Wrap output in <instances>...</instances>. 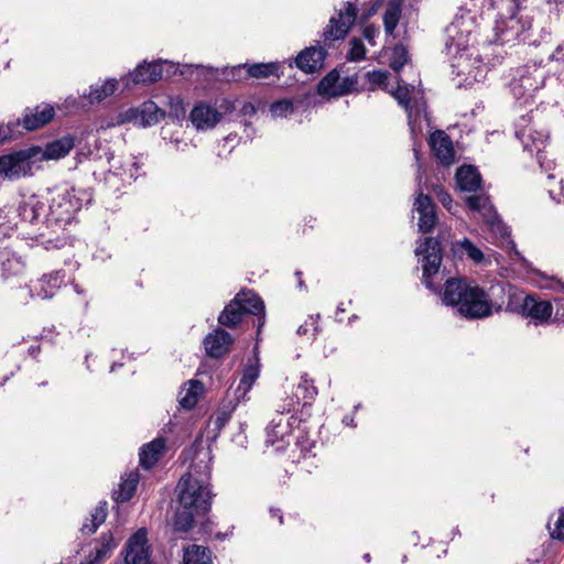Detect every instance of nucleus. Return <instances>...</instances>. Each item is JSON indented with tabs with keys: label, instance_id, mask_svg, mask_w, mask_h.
Segmentation results:
<instances>
[{
	"label": "nucleus",
	"instance_id": "nucleus-1",
	"mask_svg": "<svg viewBox=\"0 0 564 564\" xmlns=\"http://www.w3.org/2000/svg\"><path fill=\"white\" fill-rule=\"evenodd\" d=\"M284 394L265 427V444L281 451L290 443L289 438L296 430L292 460L310 471L312 467H316L313 453L315 441L301 423L311 415V406L316 399L317 390H291Z\"/></svg>",
	"mask_w": 564,
	"mask_h": 564
},
{
	"label": "nucleus",
	"instance_id": "nucleus-2",
	"mask_svg": "<svg viewBox=\"0 0 564 564\" xmlns=\"http://www.w3.org/2000/svg\"><path fill=\"white\" fill-rule=\"evenodd\" d=\"M83 199L75 188L58 192L48 205L31 196L20 204L18 213L22 225L34 227L28 232L30 239L50 248H61L65 243V237L61 236L69 225L76 213L82 208Z\"/></svg>",
	"mask_w": 564,
	"mask_h": 564
},
{
	"label": "nucleus",
	"instance_id": "nucleus-3",
	"mask_svg": "<svg viewBox=\"0 0 564 564\" xmlns=\"http://www.w3.org/2000/svg\"><path fill=\"white\" fill-rule=\"evenodd\" d=\"M212 460L209 448L196 451L186 474L176 486L177 508L174 514V531L187 533L196 518L205 516L212 508Z\"/></svg>",
	"mask_w": 564,
	"mask_h": 564
},
{
	"label": "nucleus",
	"instance_id": "nucleus-4",
	"mask_svg": "<svg viewBox=\"0 0 564 564\" xmlns=\"http://www.w3.org/2000/svg\"><path fill=\"white\" fill-rule=\"evenodd\" d=\"M442 302L455 307L467 319L486 318L492 314L496 305L480 286L463 278L445 281Z\"/></svg>",
	"mask_w": 564,
	"mask_h": 564
},
{
	"label": "nucleus",
	"instance_id": "nucleus-5",
	"mask_svg": "<svg viewBox=\"0 0 564 564\" xmlns=\"http://www.w3.org/2000/svg\"><path fill=\"white\" fill-rule=\"evenodd\" d=\"M447 33L446 51L452 56L453 73L463 77L467 85L484 80L488 67L481 59L478 50L469 43L471 32L466 31V35L459 34V22L455 21L447 28Z\"/></svg>",
	"mask_w": 564,
	"mask_h": 564
},
{
	"label": "nucleus",
	"instance_id": "nucleus-6",
	"mask_svg": "<svg viewBox=\"0 0 564 564\" xmlns=\"http://www.w3.org/2000/svg\"><path fill=\"white\" fill-rule=\"evenodd\" d=\"M249 322L257 328L256 340L260 341V333L265 324L264 303L252 291L238 293L218 316V323L228 328Z\"/></svg>",
	"mask_w": 564,
	"mask_h": 564
},
{
	"label": "nucleus",
	"instance_id": "nucleus-7",
	"mask_svg": "<svg viewBox=\"0 0 564 564\" xmlns=\"http://www.w3.org/2000/svg\"><path fill=\"white\" fill-rule=\"evenodd\" d=\"M383 0H356L346 2L344 9L337 15L329 19L328 25L323 32L325 41H337L344 39L357 20L360 12V20L367 21L376 14Z\"/></svg>",
	"mask_w": 564,
	"mask_h": 564
},
{
	"label": "nucleus",
	"instance_id": "nucleus-8",
	"mask_svg": "<svg viewBox=\"0 0 564 564\" xmlns=\"http://www.w3.org/2000/svg\"><path fill=\"white\" fill-rule=\"evenodd\" d=\"M544 68L545 61L541 57L512 69L509 88L517 100L525 105L543 87L546 78Z\"/></svg>",
	"mask_w": 564,
	"mask_h": 564
},
{
	"label": "nucleus",
	"instance_id": "nucleus-9",
	"mask_svg": "<svg viewBox=\"0 0 564 564\" xmlns=\"http://www.w3.org/2000/svg\"><path fill=\"white\" fill-rule=\"evenodd\" d=\"M510 14L507 17H500L496 20L494 26V40L491 41L495 44H516V43H527L531 46L539 47L541 42L539 39L533 35L532 32V23L529 19H523V17H518L516 8H508Z\"/></svg>",
	"mask_w": 564,
	"mask_h": 564
},
{
	"label": "nucleus",
	"instance_id": "nucleus-10",
	"mask_svg": "<svg viewBox=\"0 0 564 564\" xmlns=\"http://www.w3.org/2000/svg\"><path fill=\"white\" fill-rule=\"evenodd\" d=\"M533 110L527 115L520 116L516 122V137L520 140L523 149L529 152H536L538 162L543 171L553 170L555 163L552 160H547L543 148L549 140V132L545 130H535L530 124L535 118Z\"/></svg>",
	"mask_w": 564,
	"mask_h": 564
},
{
	"label": "nucleus",
	"instance_id": "nucleus-11",
	"mask_svg": "<svg viewBox=\"0 0 564 564\" xmlns=\"http://www.w3.org/2000/svg\"><path fill=\"white\" fill-rule=\"evenodd\" d=\"M466 204L469 209L477 212L484 218L487 229L495 236L506 239L510 246V250L518 259H522V256L517 250L516 243L510 239V230L507 225L498 216L494 208L489 197L485 195H471L466 198Z\"/></svg>",
	"mask_w": 564,
	"mask_h": 564
},
{
	"label": "nucleus",
	"instance_id": "nucleus-12",
	"mask_svg": "<svg viewBox=\"0 0 564 564\" xmlns=\"http://www.w3.org/2000/svg\"><path fill=\"white\" fill-rule=\"evenodd\" d=\"M415 253L422 256L423 283L433 292H437V288L433 283V276L440 271L442 264V247L441 242L433 237H426Z\"/></svg>",
	"mask_w": 564,
	"mask_h": 564
},
{
	"label": "nucleus",
	"instance_id": "nucleus-13",
	"mask_svg": "<svg viewBox=\"0 0 564 564\" xmlns=\"http://www.w3.org/2000/svg\"><path fill=\"white\" fill-rule=\"evenodd\" d=\"M40 152L37 148L15 151L0 156V176L9 180L28 175L32 170V159Z\"/></svg>",
	"mask_w": 564,
	"mask_h": 564
},
{
	"label": "nucleus",
	"instance_id": "nucleus-14",
	"mask_svg": "<svg viewBox=\"0 0 564 564\" xmlns=\"http://www.w3.org/2000/svg\"><path fill=\"white\" fill-rule=\"evenodd\" d=\"M392 96L398 100L408 115V124L410 131L415 138L417 133L422 132V121L427 120L426 105L424 101L414 100L410 98V89L406 85L398 82V87L392 91Z\"/></svg>",
	"mask_w": 564,
	"mask_h": 564
},
{
	"label": "nucleus",
	"instance_id": "nucleus-15",
	"mask_svg": "<svg viewBox=\"0 0 564 564\" xmlns=\"http://www.w3.org/2000/svg\"><path fill=\"white\" fill-rule=\"evenodd\" d=\"M65 284V271L56 270L43 274L41 278L31 281L28 285L31 297L41 300L52 299Z\"/></svg>",
	"mask_w": 564,
	"mask_h": 564
},
{
	"label": "nucleus",
	"instance_id": "nucleus-16",
	"mask_svg": "<svg viewBox=\"0 0 564 564\" xmlns=\"http://www.w3.org/2000/svg\"><path fill=\"white\" fill-rule=\"evenodd\" d=\"M145 529H139L127 542L124 564H150V546Z\"/></svg>",
	"mask_w": 564,
	"mask_h": 564
},
{
	"label": "nucleus",
	"instance_id": "nucleus-17",
	"mask_svg": "<svg viewBox=\"0 0 564 564\" xmlns=\"http://www.w3.org/2000/svg\"><path fill=\"white\" fill-rule=\"evenodd\" d=\"M234 341L232 335L224 328L217 327L204 337L203 345L208 357L219 359L230 351Z\"/></svg>",
	"mask_w": 564,
	"mask_h": 564
},
{
	"label": "nucleus",
	"instance_id": "nucleus-18",
	"mask_svg": "<svg viewBox=\"0 0 564 564\" xmlns=\"http://www.w3.org/2000/svg\"><path fill=\"white\" fill-rule=\"evenodd\" d=\"M553 306L549 301L538 300L534 295H525L522 300V316L542 325L550 321Z\"/></svg>",
	"mask_w": 564,
	"mask_h": 564
},
{
	"label": "nucleus",
	"instance_id": "nucleus-19",
	"mask_svg": "<svg viewBox=\"0 0 564 564\" xmlns=\"http://www.w3.org/2000/svg\"><path fill=\"white\" fill-rule=\"evenodd\" d=\"M326 55L323 46H310L299 53L295 64L304 73L314 74L323 68Z\"/></svg>",
	"mask_w": 564,
	"mask_h": 564
},
{
	"label": "nucleus",
	"instance_id": "nucleus-20",
	"mask_svg": "<svg viewBox=\"0 0 564 564\" xmlns=\"http://www.w3.org/2000/svg\"><path fill=\"white\" fill-rule=\"evenodd\" d=\"M221 118V112L204 102L197 104L189 113V119L197 130L213 129Z\"/></svg>",
	"mask_w": 564,
	"mask_h": 564
},
{
	"label": "nucleus",
	"instance_id": "nucleus-21",
	"mask_svg": "<svg viewBox=\"0 0 564 564\" xmlns=\"http://www.w3.org/2000/svg\"><path fill=\"white\" fill-rule=\"evenodd\" d=\"M414 209L419 213V230L423 234L431 232L436 224L435 205L429 195L419 193L414 200Z\"/></svg>",
	"mask_w": 564,
	"mask_h": 564
},
{
	"label": "nucleus",
	"instance_id": "nucleus-22",
	"mask_svg": "<svg viewBox=\"0 0 564 564\" xmlns=\"http://www.w3.org/2000/svg\"><path fill=\"white\" fill-rule=\"evenodd\" d=\"M54 115L55 110L52 105L41 104L33 109L25 110L22 124L29 131L36 130L51 122Z\"/></svg>",
	"mask_w": 564,
	"mask_h": 564
},
{
	"label": "nucleus",
	"instance_id": "nucleus-23",
	"mask_svg": "<svg viewBox=\"0 0 564 564\" xmlns=\"http://www.w3.org/2000/svg\"><path fill=\"white\" fill-rule=\"evenodd\" d=\"M430 145L435 156L444 164L449 165L454 161V149L451 138L442 130L431 134Z\"/></svg>",
	"mask_w": 564,
	"mask_h": 564
},
{
	"label": "nucleus",
	"instance_id": "nucleus-24",
	"mask_svg": "<svg viewBox=\"0 0 564 564\" xmlns=\"http://www.w3.org/2000/svg\"><path fill=\"white\" fill-rule=\"evenodd\" d=\"M261 364L259 357L258 343L252 349V356L249 357L241 370V378L238 388H251L260 376Z\"/></svg>",
	"mask_w": 564,
	"mask_h": 564
},
{
	"label": "nucleus",
	"instance_id": "nucleus-25",
	"mask_svg": "<svg viewBox=\"0 0 564 564\" xmlns=\"http://www.w3.org/2000/svg\"><path fill=\"white\" fill-rule=\"evenodd\" d=\"M164 451L165 440L162 437L154 438L141 447L139 453L140 465L145 469H150L159 462Z\"/></svg>",
	"mask_w": 564,
	"mask_h": 564
},
{
	"label": "nucleus",
	"instance_id": "nucleus-26",
	"mask_svg": "<svg viewBox=\"0 0 564 564\" xmlns=\"http://www.w3.org/2000/svg\"><path fill=\"white\" fill-rule=\"evenodd\" d=\"M163 68L160 63H143L131 73L133 83L135 84H152L162 78Z\"/></svg>",
	"mask_w": 564,
	"mask_h": 564
},
{
	"label": "nucleus",
	"instance_id": "nucleus-27",
	"mask_svg": "<svg viewBox=\"0 0 564 564\" xmlns=\"http://www.w3.org/2000/svg\"><path fill=\"white\" fill-rule=\"evenodd\" d=\"M24 270L22 260L9 250L0 251V278L7 281L20 275Z\"/></svg>",
	"mask_w": 564,
	"mask_h": 564
},
{
	"label": "nucleus",
	"instance_id": "nucleus-28",
	"mask_svg": "<svg viewBox=\"0 0 564 564\" xmlns=\"http://www.w3.org/2000/svg\"><path fill=\"white\" fill-rule=\"evenodd\" d=\"M117 546L111 532L102 533L95 552L90 553L80 564H99L108 558Z\"/></svg>",
	"mask_w": 564,
	"mask_h": 564
},
{
	"label": "nucleus",
	"instance_id": "nucleus-29",
	"mask_svg": "<svg viewBox=\"0 0 564 564\" xmlns=\"http://www.w3.org/2000/svg\"><path fill=\"white\" fill-rule=\"evenodd\" d=\"M456 182L462 191L475 192L480 187L481 176L475 166L464 165L456 172Z\"/></svg>",
	"mask_w": 564,
	"mask_h": 564
},
{
	"label": "nucleus",
	"instance_id": "nucleus-30",
	"mask_svg": "<svg viewBox=\"0 0 564 564\" xmlns=\"http://www.w3.org/2000/svg\"><path fill=\"white\" fill-rule=\"evenodd\" d=\"M403 0H389L384 14L383 26L387 36L395 37L394 31L400 22L402 14Z\"/></svg>",
	"mask_w": 564,
	"mask_h": 564
},
{
	"label": "nucleus",
	"instance_id": "nucleus-31",
	"mask_svg": "<svg viewBox=\"0 0 564 564\" xmlns=\"http://www.w3.org/2000/svg\"><path fill=\"white\" fill-rule=\"evenodd\" d=\"M340 76L336 69L329 72L317 85V93L321 96H341L347 89L339 83Z\"/></svg>",
	"mask_w": 564,
	"mask_h": 564
},
{
	"label": "nucleus",
	"instance_id": "nucleus-32",
	"mask_svg": "<svg viewBox=\"0 0 564 564\" xmlns=\"http://www.w3.org/2000/svg\"><path fill=\"white\" fill-rule=\"evenodd\" d=\"M73 148V139L69 137H64L47 143L43 151V158L46 160H58L67 155Z\"/></svg>",
	"mask_w": 564,
	"mask_h": 564
},
{
	"label": "nucleus",
	"instance_id": "nucleus-33",
	"mask_svg": "<svg viewBox=\"0 0 564 564\" xmlns=\"http://www.w3.org/2000/svg\"><path fill=\"white\" fill-rule=\"evenodd\" d=\"M183 564H213L212 551L207 546L192 544L184 549Z\"/></svg>",
	"mask_w": 564,
	"mask_h": 564
},
{
	"label": "nucleus",
	"instance_id": "nucleus-34",
	"mask_svg": "<svg viewBox=\"0 0 564 564\" xmlns=\"http://www.w3.org/2000/svg\"><path fill=\"white\" fill-rule=\"evenodd\" d=\"M541 32L542 34L540 35L539 42H541L540 46H542V52L546 55V57L544 58L545 65L547 63H554L558 67L564 68V40L560 44H557L553 51H551L550 47L547 46V39L550 37V33L544 31L543 29L541 30Z\"/></svg>",
	"mask_w": 564,
	"mask_h": 564
},
{
	"label": "nucleus",
	"instance_id": "nucleus-35",
	"mask_svg": "<svg viewBox=\"0 0 564 564\" xmlns=\"http://www.w3.org/2000/svg\"><path fill=\"white\" fill-rule=\"evenodd\" d=\"M138 484L139 474L137 471H130L119 484L118 490L113 492L115 499L121 502L130 500L137 490Z\"/></svg>",
	"mask_w": 564,
	"mask_h": 564
},
{
	"label": "nucleus",
	"instance_id": "nucleus-36",
	"mask_svg": "<svg viewBox=\"0 0 564 564\" xmlns=\"http://www.w3.org/2000/svg\"><path fill=\"white\" fill-rule=\"evenodd\" d=\"M278 63H259L248 66L247 75L249 78L264 79L272 75H278Z\"/></svg>",
	"mask_w": 564,
	"mask_h": 564
},
{
	"label": "nucleus",
	"instance_id": "nucleus-37",
	"mask_svg": "<svg viewBox=\"0 0 564 564\" xmlns=\"http://www.w3.org/2000/svg\"><path fill=\"white\" fill-rule=\"evenodd\" d=\"M409 62V53L404 45L398 44L395 45L389 57V66L394 72H400L403 66Z\"/></svg>",
	"mask_w": 564,
	"mask_h": 564
},
{
	"label": "nucleus",
	"instance_id": "nucleus-38",
	"mask_svg": "<svg viewBox=\"0 0 564 564\" xmlns=\"http://www.w3.org/2000/svg\"><path fill=\"white\" fill-rule=\"evenodd\" d=\"M248 390H227L226 397L219 404L220 410L225 411L231 416V413L237 408L240 399H243Z\"/></svg>",
	"mask_w": 564,
	"mask_h": 564
},
{
	"label": "nucleus",
	"instance_id": "nucleus-39",
	"mask_svg": "<svg viewBox=\"0 0 564 564\" xmlns=\"http://www.w3.org/2000/svg\"><path fill=\"white\" fill-rule=\"evenodd\" d=\"M107 517V509L106 506H99L97 507L94 512L91 513V518L88 522H85L82 527V531L84 533L91 534L96 532L98 527L106 520Z\"/></svg>",
	"mask_w": 564,
	"mask_h": 564
},
{
	"label": "nucleus",
	"instance_id": "nucleus-40",
	"mask_svg": "<svg viewBox=\"0 0 564 564\" xmlns=\"http://www.w3.org/2000/svg\"><path fill=\"white\" fill-rule=\"evenodd\" d=\"M523 295L520 292L514 291L511 286H508V303L506 311L512 313H520L522 315V300Z\"/></svg>",
	"mask_w": 564,
	"mask_h": 564
},
{
	"label": "nucleus",
	"instance_id": "nucleus-41",
	"mask_svg": "<svg viewBox=\"0 0 564 564\" xmlns=\"http://www.w3.org/2000/svg\"><path fill=\"white\" fill-rule=\"evenodd\" d=\"M460 249L476 263H480L484 260L482 251L467 238L460 242Z\"/></svg>",
	"mask_w": 564,
	"mask_h": 564
},
{
	"label": "nucleus",
	"instance_id": "nucleus-42",
	"mask_svg": "<svg viewBox=\"0 0 564 564\" xmlns=\"http://www.w3.org/2000/svg\"><path fill=\"white\" fill-rule=\"evenodd\" d=\"M366 56V47L360 39L354 37L350 41V50L347 58L352 62H359Z\"/></svg>",
	"mask_w": 564,
	"mask_h": 564
},
{
	"label": "nucleus",
	"instance_id": "nucleus-43",
	"mask_svg": "<svg viewBox=\"0 0 564 564\" xmlns=\"http://www.w3.org/2000/svg\"><path fill=\"white\" fill-rule=\"evenodd\" d=\"M270 112L273 117H286L293 112V104L290 100H279L270 106Z\"/></svg>",
	"mask_w": 564,
	"mask_h": 564
},
{
	"label": "nucleus",
	"instance_id": "nucleus-44",
	"mask_svg": "<svg viewBox=\"0 0 564 564\" xmlns=\"http://www.w3.org/2000/svg\"><path fill=\"white\" fill-rule=\"evenodd\" d=\"M549 530L552 539L560 541L564 540V509L560 510L556 520L554 521L553 528L549 523Z\"/></svg>",
	"mask_w": 564,
	"mask_h": 564
},
{
	"label": "nucleus",
	"instance_id": "nucleus-45",
	"mask_svg": "<svg viewBox=\"0 0 564 564\" xmlns=\"http://www.w3.org/2000/svg\"><path fill=\"white\" fill-rule=\"evenodd\" d=\"M248 66L249 65H247V64L237 65V66H234L229 70V73H224V74L228 80H235V82L247 80V79H249V75H247Z\"/></svg>",
	"mask_w": 564,
	"mask_h": 564
},
{
	"label": "nucleus",
	"instance_id": "nucleus-46",
	"mask_svg": "<svg viewBox=\"0 0 564 564\" xmlns=\"http://www.w3.org/2000/svg\"><path fill=\"white\" fill-rule=\"evenodd\" d=\"M366 77H367L368 84L371 86V88L384 85V83L388 78L387 72H382V70L368 72L366 74Z\"/></svg>",
	"mask_w": 564,
	"mask_h": 564
},
{
	"label": "nucleus",
	"instance_id": "nucleus-47",
	"mask_svg": "<svg viewBox=\"0 0 564 564\" xmlns=\"http://www.w3.org/2000/svg\"><path fill=\"white\" fill-rule=\"evenodd\" d=\"M158 112L159 108L152 101L144 102L141 109L143 116L149 115V118L145 120L149 126L159 121Z\"/></svg>",
	"mask_w": 564,
	"mask_h": 564
},
{
	"label": "nucleus",
	"instance_id": "nucleus-48",
	"mask_svg": "<svg viewBox=\"0 0 564 564\" xmlns=\"http://www.w3.org/2000/svg\"><path fill=\"white\" fill-rule=\"evenodd\" d=\"M199 394L197 390H187L186 394L181 398L180 404L183 409L191 410L198 402Z\"/></svg>",
	"mask_w": 564,
	"mask_h": 564
},
{
	"label": "nucleus",
	"instance_id": "nucleus-49",
	"mask_svg": "<svg viewBox=\"0 0 564 564\" xmlns=\"http://www.w3.org/2000/svg\"><path fill=\"white\" fill-rule=\"evenodd\" d=\"M379 34V26L375 24L366 25L362 30V36L371 44H375V39Z\"/></svg>",
	"mask_w": 564,
	"mask_h": 564
},
{
	"label": "nucleus",
	"instance_id": "nucleus-50",
	"mask_svg": "<svg viewBox=\"0 0 564 564\" xmlns=\"http://www.w3.org/2000/svg\"><path fill=\"white\" fill-rule=\"evenodd\" d=\"M107 97L106 93H104V87L102 86H96V87H91L90 88V91H89V95H88V98H89V102H99L101 101L102 99H105Z\"/></svg>",
	"mask_w": 564,
	"mask_h": 564
},
{
	"label": "nucleus",
	"instance_id": "nucleus-51",
	"mask_svg": "<svg viewBox=\"0 0 564 564\" xmlns=\"http://www.w3.org/2000/svg\"><path fill=\"white\" fill-rule=\"evenodd\" d=\"M229 419H230L229 414H227L225 411L218 409L216 415L213 419V423L215 424L216 429L221 430L227 424Z\"/></svg>",
	"mask_w": 564,
	"mask_h": 564
},
{
	"label": "nucleus",
	"instance_id": "nucleus-52",
	"mask_svg": "<svg viewBox=\"0 0 564 564\" xmlns=\"http://www.w3.org/2000/svg\"><path fill=\"white\" fill-rule=\"evenodd\" d=\"M436 194H437V198L442 203V205L445 208H447L448 210H452V203H453L452 196L443 189H440L438 192H436Z\"/></svg>",
	"mask_w": 564,
	"mask_h": 564
},
{
	"label": "nucleus",
	"instance_id": "nucleus-53",
	"mask_svg": "<svg viewBox=\"0 0 564 564\" xmlns=\"http://www.w3.org/2000/svg\"><path fill=\"white\" fill-rule=\"evenodd\" d=\"M101 86L104 87V93H106L108 97L117 90L118 82L115 78L107 79Z\"/></svg>",
	"mask_w": 564,
	"mask_h": 564
},
{
	"label": "nucleus",
	"instance_id": "nucleus-54",
	"mask_svg": "<svg viewBox=\"0 0 564 564\" xmlns=\"http://www.w3.org/2000/svg\"><path fill=\"white\" fill-rule=\"evenodd\" d=\"M207 386V382H205L203 379H191L183 383L182 388H205Z\"/></svg>",
	"mask_w": 564,
	"mask_h": 564
},
{
	"label": "nucleus",
	"instance_id": "nucleus-55",
	"mask_svg": "<svg viewBox=\"0 0 564 564\" xmlns=\"http://www.w3.org/2000/svg\"><path fill=\"white\" fill-rule=\"evenodd\" d=\"M12 138V128L10 126H0V142Z\"/></svg>",
	"mask_w": 564,
	"mask_h": 564
},
{
	"label": "nucleus",
	"instance_id": "nucleus-56",
	"mask_svg": "<svg viewBox=\"0 0 564 564\" xmlns=\"http://www.w3.org/2000/svg\"><path fill=\"white\" fill-rule=\"evenodd\" d=\"M130 165H131V167L129 169L130 177L135 180L138 177V172L140 170V163L137 161L135 158H133Z\"/></svg>",
	"mask_w": 564,
	"mask_h": 564
},
{
	"label": "nucleus",
	"instance_id": "nucleus-57",
	"mask_svg": "<svg viewBox=\"0 0 564 564\" xmlns=\"http://www.w3.org/2000/svg\"><path fill=\"white\" fill-rule=\"evenodd\" d=\"M270 514H271L272 518H276L280 524L283 523V514H282V511L279 508H271L270 509Z\"/></svg>",
	"mask_w": 564,
	"mask_h": 564
},
{
	"label": "nucleus",
	"instance_id": "nucleus-58",
	"mask_svg": "<svg viewBox=\"0 0 564 564\" xmlns=\"http://www.w3.org/2000/svg\"><path fill=\"white\" fill-rule=\"evenodd\" d=\"M41 351V346L40 345H32L29 347L28 349V354L32 357V358H37L39 354Z\"/></svg>",
	"mask_w": 564,
	"mask_h": 564
},
{
	"label": "nucleus",
	"instance_id": "nucleus-59",
	"mask_svg": "<svg viewBox=\"0 0 564 564\" xmlns=\"http://www.w3.org/2000/svg\"><path fill=\"white\" fill-rule=\"evenodd\" d=\"M550 196L555 199L557 203H564V185H561V192L558 197H556L552 189L549 191Z\"/></svg>",
	"mask_w": 564,
	"mask_h": 564
},
{
	"label": "nucleus",
	"instance_id": "nucleus-60",
	"mask_svg": "<svg viewBox=\"0 0 564 564\" xmlns=\"http://www.w3.org/2000/svg\"><path fill=\"white\" fill-rule=\"evenodd\" d=\"M547 3L554 4L558 12L564 9V0H547Z\"/></svg>",
	"mask_w": 564,
	"mask_h": 564
},
{
	"label": "nucleus",
	"instance_id": "nucleus-61",
	"mask_svg": "<svg viewBox=\"0 0 564 564\" xmlns=\"http://www.w3.org/2000/svg\"><path fill=\"white\" fill-rule=\"evenodd\" d=\"M343 423H344L345 425H347V426H350V427H355V426H356L355 421H354V417L348 416V415L344 416V419H343Z\"/></svg>",
	"mask_w": 564,
	"mask_h": 564
},
{
	"label": "nucleus",
	"instance_id": "nucleus-62",
	"mask_svg": "<svg viewBox=\"0 0 564 564\" xmlns=\"http://www.w3.org/2000/svg\"><path fill=\"white\" fill-rule=\"evenodd\" d=\"M302 272L301 271H296L295 272V276L297 278V285L300 289H302L304 286V281L302 279Z\"/></svg>",
	"mask_w": 564,
	"mask_h": 564
},
{
	"label": "nucleus",
	"instance_id": "nucleus-63",
	"mask_svg": "<svg viewBox=\"0 0 564 564\" xmlns=\"http://www.w3.org/2000/svg\"><path fill=\"white\" fill-rule=\"evenodd\" d=\"M306 332H307L306 325H301V326L297 328V332H296V333H297L299 335H304V334H306Z\"/></svg>",
	"mask_w": 564,
	"mask_h": 564
},
{
	"label": "nucleus",
	"instance_id": "nucleus-64",
	"mask_svg": "<svg viewBox=\"0 0 564 564\" xmlns=\"http://www.w3.org/2000/svg\"><path fill=\"white\" fill-rule=\"evenodd\" d=\"M413 152H414V156H415L416 161H419V150L415 144L413 147Z\"/></svg>",
	"mask_w": 564,
	"mask_h": 564
}]
</instances>
